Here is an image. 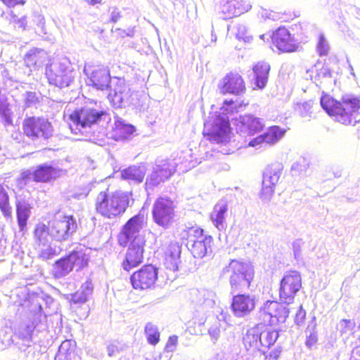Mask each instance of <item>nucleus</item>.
Instances as JSON below:
<instances>
[{"mask_svg":"<svg viewBox=\"0 0 360 360\" xmlns=\"http://www.w3.org/2000/svg\"><path fill=\"white\" fill-rule=\"evenodd\" d=\"M143 225V215L136 214L123 225L117 235L119 245L123 248L128 246L122 262V267L127 271L138 266L143 261L146 241L139 234Z\"/></svg>","mask_w":360,"mask_h":360,"instance_id":"1","label":"nucleus"},{"mask_svg":"<svg viewBox=\"0 0 360 360\" xmlns=\"http://www.w3.org/2000/svg\"><path fill=\"white\" fill-rule=\"evenodd\" d=\"M94 206L96 214L101 217L110 220L117 219L129 207V194L105 188L96 195Z\"/></svg>","mask_w":360,"mask_h":360,"instance_id":"2","label":"nucleus"},{"mask_svg":"<svg viewBox=\"0 0 360 360\" xmlns=\"http://www.w3.org/2000/svg\"><path fill=\"white\" fill-rule=\"evenodd\" d=\"M320 103L323 109L345 125H354L360 122V99L349 98L338 101L327 94H323Z\"/></svg>","mask_w":360,"mask_h":360,"instance_id":"3","label":"nucleus"},{"mask_svg":"<svg viewBox=\"0 0 360 360\" xmlns=\"http://www.w3.org/2000/svg\"><path fill=\"white\" fill-rule=\"evenodd\" d=\"M53 131L51 123L42 117L27 116L22 122V136L33 143L48 140Z\"/></svg>","mask_w":360,"mask_h":360,"instance_id":"4","label":"nucleus"},{"mask_svg":"<svg viewBox=\"0 0 360 360\" xmlns=\"http://www.w3.org/2000/svg\"><path fill=\"white\" fill-rule=\"evenodd\" d=\"M225 271L230 274L229 285L233 292L248 290L254 279V273L248 265L236 259H232Z\"/></svg>","mask_w":360,"mask_h":360,"instance_id":"5","label":"nucleus"},{"mask_svg":"<svg viewBox=\"0 0 360 360\" xmlns=\"http://www.w3.org/2000/svg\"><path fill=\"white\" fill-rule=\"evenodd\" d=\"M153 219L159 226L167 229L172 226L175 218V204L169 197H158L153 207Z\"/></svg>","mask_w":360,"mask_h":360,"instance_id":"6","label":"nucleus"},{"mask_svg":"<svg viewBox=\"0 0 360 360\" xmlns=\"http://www.w3.org/2000/svg\"><path fill=\"white\" fill-rule=\"evenodd\" d=\"M289 304L282 301L267 300L260 308L259 313L270 326H278L289 316Z\"/></svg>","mask_w":360,"mask_h":360,"instance_id":"7","label":"nucleus"},{"mask_svg":"<svg viewBox=\"0 0 360 360\" xmlns=\"http://www.w3.org/2000/svg\"><path fill=\"white\" fill-rule=\"evenodd\" d=\"M52 229V240L63 242L70 239L77 231V222L72 214H63L49 221Z\"/></svg>","mask_w":360,"mask_h":360,"instance_id":"8","label":"nucleus"},{"mask_svg":"<svg viewBox=\"0 0 360 360\" xmlns=\"http://www.w3.org/2000/svg\"><path fill=\"white\" fill-rule=\"evenodd\" d=\"M270 38L271 49L278 54L291 53L299 49L297 40L285 27H280L273 31Z\"/></svg>","mask_w":360,"mask_h":360,"instance_id":"9","label":"nucleus"},{"mask_svg":"<svg viewBox=\"0 0 360 360\" xmlns=\"http://www.w3.org/2000/svg\"><path fill=\"white\" fill-rule=\"evenodd\" d=\"M302 288V277L295 270L287 271L280 281L278 297L279 300L290 304L296 294Z\"/></svg>","mask_w":360,"mask_h":360,"instance_id":"10","label":"nucleus"},{"mask_svg":"<svg viewBox=\"0 0 360 360\" xmlns=\"http://www.w3.org/2000/svg\"><path fill=\"white\" fill-rule=\"evenodd\" d=\"M72 72L69 63H57L46 67V76L50 84L65 88L69 86L73 81Z\"/></svg>","mask_w":360,"mask_h":360,"instance_id":"11","label":"nucleus"},{"mask_svg":"<svg viewBox=\"0 0 360 360\" xmlns=\"http://www.w3.org/2000/svg\"><path fill=\"white\" fill-rule=\"evenodd\" d=\"M158 269L154 265L147 264L130 276L132 288L136 290H146L155 286L158 281Z\"/></svg>","mask_w":360,"mask_h":360,"instance_id":"12","label":"nucleus"},{"mask_svg":"<svg viewBox=\"0 0 360 360\" xmlns=\"http://www.w3.org/2000/svg\"><path fill=\"white\" fill-rule=\"evenodd\" d=\"M218 89L221 94H231L235 96L245 93L246 85L242 75L236 70L226 74L218 84Z\"/></svg>","mask_w":360,"mask_h":360,"instance_id":"13","label":"nucleus"},{"mask_svg":"<svg viewBox=\"0 0 360 360\" xmlns=\"http://www.w3.org/2000/svg\"><path fill=\"white\" fill-rule=\"evenodd\" d=\"M106 115L105 111H98L95 108L84 107L74 110L69 117L77 127L84 129L97 124L102 117Z\"/></svg>","mask_w":360,"mask_h":360,"instance_id":"14","label":"nucleus"},{"mask_svg":"<svg viewBox=\"0 0 360 360\" xmlns=\"http://www.w3.org/2000/svg\"><path fill=\"white\" fill-rule=\"evenodd\" d=\"M256 299L250 294L238 293L233 296L231 303V309L236 317L246 316L255 311L256 308Z\"/></svg>","mask_w":360,"mask_h":360,"instance_id":"15","label":"nucleus"},{"mask_svg":"<svg viewBox=\"0 0 360 360\" xmlns=\"http://www.w3.org/2000/svg\"><path fill=\"white\" fill-rule=\"evenodd\" d=\"M176 170V165L173 161H162L146 179V185L150 188L158 186L168 180Z\"/></svg>","mask_w":360,"mask_h":360,"instance_id":"16","label":"nucleus"},{"mask_svg":"<svg viewBox=\"0 0 360 360\" xmlns=\"http://www.w3.org/2000/svg\"><path fill=\"white\" fill-rule=\"evenodd\" d=\"M281 174V169L278 167L269 166L264 174L262 185L261 189V197L263 198H269L274 193L276 185L277 184Z\"/></svg>","mask_w":360,"mask_h":360,"instance_id":"17","label":"nucleus"},{"mask_svg":"<svg viewBox=\"0 0 360 360\" xmlns=\"http://www.w3.org/2000/svg\"><path fill=\"white\" fill-rule=\"evenodd\" d=\"M111 76L108 69L96 68L87 74V85L98 91H106L110 87Z\"/></svg>","mask_w":360,"mask_h":360,"instance_id":"18","label":"nucleus"},{"mask_svg":"<svg viewBox=\"0 0 360 360\" xmlns=\"http://www.w3.org/2000/svg\"><path fill=\"white\" fill-rule=\"evenodd\" d=\"M60 170L51 165L41 164L32 170V181L35 183L49 184L60 176Z\"/></svg>","mask_w":360,"mask_h":360,"instance_id":"19","label":"nucleus"},{"mask_svg":"<svg viewBox=\"0 0 360 360\" xmlns=\"http://www.w3.org/2000/svg\"><path fill=\"white\" fill-rule=\"evenodd\" d=\"M220 8L224 19L228 20L248 12L250 6L241 0H229L224 2Z\"/></svg>","mask_w":360,"mask_h":360,"instance_id":"20","label":"nucleus"},{"mask_svg":"<svg viewBox=\"0 0 360 360\" xmlns=\"http://www.w3.org/2000/svg\"><path fill=\"white\" fill-rule=\"evenodd\" d=\"M181 246L178 243H170L165 251V260L167 269L177 271L181 262Z\"/></svg>","mask_w":360,"mask_h":360,"instance_id":"21","label":"nucleus"},{"mask_svg":"<svg viewBox=\"0 0 360 360\" xmlns=\"http://www.w3.org/2000/svg\"><path fill=\"white\" fill-rule=\"evenodd\" d=\"M285 133V130L281 129L278 126L270 127L265 133L251 141L250 142V145L255 146V145L262 143L274 144L280 140Z\"/></svg>","mask_w":360,"mask_h":360,"instance_id":"22","label":"nucleus"},{"mask_svg":"<svg viewBox=\"0 0 360 360\" xmlns=\"http://www.w3.org/2000/svg\"><path fill=\"white\" fill-rule=\"evenodd\" d=\"M64 257L72 271H79L88 266V257L82 250H72Z\"/></svg>","mask_w":360,"mask_h":360,"instance_id":"23","label":"nucleus"},{"mask_svg":"<svg viewBox=\"0 0 360 360\" xmlns=\"http://www.w3.org/2000/svg\"><path fill=\"white\" fill-rule=\"evenodd\" d=\"M46 58L47 54L43 49L32 48L25 55L23 60L28 68L37 69L44 64Z\"/></svg>","mask_w":360,"mask_h":360,"instance_id":"24","label":"nucleus"},{"mask_svg":"<svg viewBox=\"0 0 360 360\" xmlns=\"http://www.w3.org/2000/svg\"><path fill=\"white\" fill-rule=\"evenodd\" d=\"M261 351L266 352L276 342L279 336V330L272 328L271 326H264L259 327Z\"/></svg>","mask_w":360,"mask_h":360,"instance_id":"25","label":"nucleus"},{"mask_svg":"<svg viewBox=\"0 0 360 360\" xmlns=\"http://www.w3.org/2000/svg\"><path fill=\"white\" fill-rule=\"evenodd\" d=\"M230 132V124L228 120L217 118L212 124V129L207 133L210 140L221 141Z\"/></svg>","mask_w":360,"mask_h":360,"instance_id":"26","label":"nucleus"},{"mask_svg":"<svg viewBox=\"0 0 360 360\" xmlns=\"http://www.w3.org/2000/svg\"><path fill=\"white\" fill-rule=\"evenodd\" d=\"M240 131L248 136H252L264 128L260 119L251 115H247L240 119Z\"/></svg>","mask_w":360,"mask_h":360,"instance_id":"27","label":"nucleus"},{"mask_svg":"<svg viewBox=\"0 0 360 360\" xmlns=\"http://www.w3.org/2000/svg\"><path fill=\"white\" fill-rule=\"evenodd\" d=\"M33 238L37 244L46 245L49 242V239L52 240V229H51L50 223L46 225L43 223L37 224L33 230Z\"/></svg>","mask_w":360,"mask_h":360,"instance_id":"28","label":"nucleus"},{"mask_svg":"<svg viewBox=\"0 0 360 360\" xmlns=\"http://www.w3.org/2000/svg\"><path fill=\"white\" fill-rule=\"evenodd\" d=\"M205 238V231L199 226H193L184 229L181 239L186 245L195 244L196 241Z\"/></svg>","mask_w":360,"mask_h":360,"instance_id":"29","label":"nucleus"},{"mask_svg":"<svg viewBox=\"0 0 360 360\" xmlns=\"http://www.w3.org/2000/svg\"><path fill=\"white\" fill-rule=\"evenodd\" d=\"M243 341L247 349L261 351L259 326H257L248 329Z\"/></svg>","mask_w":360,"mask_h":360,"instance_id":"30","label":"nucleus"},{"mask_svg":"<svg viewBox=\"0 0 360 360\" xmlns=\"http://www.w3.org/2000/svg\"><path fill=\"white\" fill-rule=\"evenodd\" d=\"M269 65L264 62H258L253 68L255 75V84L259 89H263L267 82Z\"/></svg>","mask_w":360,"mask_h":360,"instance_id":"31","label":"nucleus"},{"mask_svg":"<svg viewBox=\"0 0 360 360\" xmlns=\"http://www.w3.org/2000/svg\"><path fill=\"white\" fill-rule=\"evenodd\" d=\"M227 211L228 205L226 203H217L214 207L211 219L219 230L224 228L225 215Z\"/></svg>","mask_w":360,"mask_h":360,"instance_id":"32","label":"nucleus"},{"mask_svg":"<svg viewBox=\"0 0 360 360\" xmlns=\"http://www.w3.org/2000/svg\"><path fill=\"white\" fill-rule=\"evenodd\" d=\"M145 175V168L139 166H130L121 172V176L123 179L136 182L143 181Z\"/></svg>","mask_w":360,"mask_h":360,"instance_id":"33","label":"nucleus"},{"mask_svg":"<svg viewBox=\"0 0 360 360\" xmlns=\"http://www.w3.org/2000/svg\"><path fill=\"white\" fill-rule=\"evenodd\" d=\"M0 210L4 217H12V207L10 204L9 195L7 192V186L0 181Z\"/></svg>","mask_w":360,"mask_h":360,"instance_id":"34","label":"nucleus"},{"mask_svg":"<svg viewBox=\"0 0 360 360\" xmlns=\"http://www.w3.org/2000/svg\"><path fill=\"white\" fill-rule=\"evenodd\" d=\"M30 215V207L28 205H18L16 208V217L20 231L22 234L27 232V221Z\"/></svg>","mask_w":360,"mask_h":360,"instance_id":"35","label":"nucleus"},{"mask_svg":"<svg viewBox=\"0 0 360 360\" xmlns=\"http://www.w3.org/2000/svg\"><path fill=\"white\" fill-rule=\"evenodd\" d=\"M71 271L64 256L56 260L52 265L51 275L54 278L65 277Z\"/></svg>","mask_w":360,"mask_h":360,"instance_id":"36","label":"nucleus"},{"mask_svg":"<svg viewBox=\"0 0 360 360\" xmlns=\"http://www.w3.org/2000/svg\"><path fill=\"white\" fill-rule=\"evenodd\" d=\"M248 105V101L226 99L222 103L221 110L226 114H232L234 112H238L239 110L245 108Z\"/></svg>","mask_w":360,"mask_h":360,"instance_id":"37","label":"nucleus"},{"mask_svg":"<svg viewBox=\"0 0 360 360\" xmlns=\"http://www.w3.org/2000/svg\"><path fill=\"white\" fill-rule=\"evenodd\" d=\"M0 118L5 124H13V112L8 98L5 96H0Z\"/></svg>","mask_w":360,"mask_h":360,"instance_id":"38","label":"nucleus"},{"mask_svg":"<svg viewBox=\"0 0 360 360\" xmlns=\"http://www.w3.org/2000/svg\"><path fill=\"white\" fill-rule=\"evenodd\" d=\"M212 239V236H205V238L196 241L195 244H190L189 245H186L188 250L191 251L194 257L196 258H202L207 253V247L205 245L206 240H210Z\"/></svg>","mask_w":360,"mask_h":360,"instance_id":"39","label":"nucleus"},{"mask_svg":"<svg viewBox=\"0 0 360 360\" xmlns=\"http://www.w3.org/2000/svg\"><path fill=\"white\" fill-rule=\"evenodd\" d=\"M147 341L152 345H156L160 340V333L158 328L152 323H148L144 328Z\"/></svg>","mask_w":360,"mask_h":360,"instance_id":"40","label":"nucleus"},{"mask_svg":"<svg viewBox=\"0 0 360 360\" xmlns=\"http://www.w3.org/2000/svg\"><path fill=\"white\" fill-rule=\"evenodd\" d=\"M75 345H72L70 340L63 342L59 347L58 356L59 358L69 356V360H71V355L75 354Z\"/></svg>","mask_w":360,"mask_h":360,"instance_id":"41","label":"nucleus"},{"mask_svg":"<svg viewBox=\"0 0 360 360\" xmlns=\"http://www.w3.org/2000/svg\"><path fill=\"white\" fill-rule=\"evenodd\" d=\"M126 91V86L121 85L118 89H115L114 93L110 92L108 98L114 105H120L123 101L122 94Z\"/></svg>","mask_w":360,"mask_h":360,"instance_id":"42","label":"nucleus"},{"mask_svg":"<svg viewBox=\"0 0 360 360\" xmlns=\"http://www.w3.org/2000/svg\"><path fill=\"white\" fill-rule=\"evenodd\" d=\"M116 131L118 133L120 138L126 139L134 131V127L131 125L120 124L116 126Z\"/></svg>","mask_w":360,"mask_h":360,"instance_id":"43","label":"nucleus"},{"mask_svg":"<svg viewBox=\"0 0 360 360\" xmlns=\"http://www.w3.org/2000/svg\"><path fill=\"white\" fill-rule=\"evenodd\" d=\"M88 300V297L86 296L84 292H82L79 290L71 294L70 302L74 304L84 303Z\"/></svg>","mask_w":360,"mask_h":360,"instance_id":"44","label":"nucleus"},{"mask_svg":"<svg viewBox=\"0 0 360 360\" xmlns=\"http://www.w3.org/2000/svg\"><path fill=\"white\" fill-rule=\"evenodd\" d=\"M178 342V337L176 335L170 336L165 347L166 352H172L174 351Z\"/></svg>","mask_w":360,"mask_h":360,"instance_id":"45","label":"nucleus"},{"mask_svg":"<svg viewBox=\"0 0 360 360\" xmlns=\"http://www.w3.org/2000/svg\"><path fill=\"white\" fill-rule=\"evenodd\" d=\"M94 290V285L92 281L91 280H86L82 285L80 288V291L84 292V294L89 297V296L92 293Z\"/></svg>","mask_w":360,"mask_h":360,"instance_id":"46","label":"nucleus"},{"mask_svg":"<svg viewBox=\"0 0 360 360\" xmlns=\"http://www.w3.org/2000/svg\"><path fill=\"white\" fill-rule=\"evenodd\" d=\"M56 255V251L50 248L41 251L39 257L43 260H48L51 259Z\"/></svg>","mask_w":360,"mask_h":360,"instance_id":"47","label":"nucleus"},{"mask_svg":"<svg viewBox=\"0 0 360 360\" xmlns=\"http://www.w3.org/2000/svg\"><path fill=\"white\" fill-rule=\"evenodd\" d=\"M7 7H15L17 6H24L27 0H0Z\"/></svg>","mask_w":360,"mask_h":360,"instance_id":"48","label":"nucleus"},{"mask_svg":"<svg viewBox=\"0 0 360 360\" xmlns=\"http://www.w3.org/2000/svg\"><path fill=\"white\" fill-rule=\"evenodd\" d=\"M318 341V336H317V333L316 332H312L309 334V335H308L306 338V345L309 347V348H311L312 347H314L316 342Z\"/></svg>","mask_w":360,"mask_h":360,"instance_id":"49","label":"nucleus"},{"mask_svg":"<svg viewBox=\"0 0 360 360\" xmlns=\"http://www.w3.org/2000/svg\"><path fill=\"white\" fill-rule=\"evenodd\" d=\"M318 51L320 56H325L328 52V46L323 38H321L318 44Z\"/></svg>","mask_w":360,"mask_h":360,"instance_id":"50","label":"nucleus"},{"mask_svg":"<svg viewBox=\"0 0 360 360\" xmlns=\"http://www.w3.org/2000/svg\"><path fill=\"white\" fill-rule=\"evenodd\" d=\"M305 316H306V312L302 308V306L300 305L299 307V309L298 311H297L296 313V315H295V321L297 324H300L302 323L304 320L305 319Z\"/></svg>","mask_w":360,"mask_h":360,"instance_id":"51","label":"nucleus"},{"mask_svg":"<svg viewBox=\"0 0 360 360\" xmlns=\"http://www.w3.org/2000/svg\"><path fill=\"white\" fill-rule=\"evenodd\" d=\"M342 324L343 325V332H347L349 330H352L355 326V323L353 321L349 319L342 320Z\"/></svg>","mask_w":360,"mask_h":360,"instance_id":"52","label":"nucleus"},{"mask_svg":"<svg viewBox=\"0 0 360 360\" xmlns=\"http://www.w3.org/2000/svg\"><path fill=\"white\" fill-rule=\"evenodd\" d=\"M121 17L122 15L120 14V12L117 10H115L111 13L110 22L115 23L121 18Z\"/></svg>","mask_w":360,"mask_h":360,"instance_id":"53","label":"nucleus"},{"mask_svg":"<svg viewBox=\"0 0 360 360\" xmlns=\"http://www.w3.org/2000/svg\"><path fill=\"white\" fill-rule=\"evenodd\" d=\"M281 354V349H276L268 354L269 359L276 360Z\"/></svg>","mask_w":360,"mask_h":360,"instance_id":"54","label":"nucleus"},{"mask_svg":"<svg viewBox=\"0 0 360 360\" xmlns=\"http://www.w3.org/2000/svg\"><path fill=\"white\" fill-rule=\"evenodd\" d=\"M20 178L22 180L27 181L30 179L32 180V172H23L21 174Z\"/></svg>","mask_w":360,"mask_h":360,"instance_id":"55","label":"nucleus"},{"mask_svg":"<svg viewBox=\"0 0 360 360\" xmlns=\"http://www.w3.org/2000/svg\"><path fill=\"white\" fill-rule=\"evenodd\" d=\"M25 18H23L20 19V20H16L15 19V15H13V20H11V22L20 23L19 27H22V29H25V25L22 22V21H25Z\"/></svg>","mask_w":360,"mask_h":360,"instance_id":"56","label":"nucleus"},{"mask_svg":"<svg viewBox=\"0 0 360 360\" xmlns=\"http://www.w3.org/2000/svg\"><path fill=\"white\" fill-rule=\"evenodd\" d=\"M307 107L310 108L309 105V104H307V103H303V104L299 105H298V109H299V110L301 112V110H302V108H303V109H305V108H307Z\"/></svg>","mask_w":360,"mask_h":360,"instance_id":"57","label":"nucleus"},{"mask_svg":"<svg viewBox=\"0 0 360 360\" xmlns=\"http://www.w3.org/2000/svg\"><path fill=\"white\" fill-rule=\"evenodd\" d=\"M88 3L90 5H95V4H101V0H88Z\"/></svg>","mask_w":360,"mask_h":360,"instance_id":"58","label":"nucleus"},{"mask_svg":"<svg viewBox=\"0 0 360 360\" xmlns=\"http://www.w3.org/2000/svg\"><path fill=\"white\" fill-rule=\"evenodd\" d=\"M205 321H206V319H205V317H202V318H201V319L199 320L198 323H199L200 325H203V324L205 323Z\"/></svg>","mask_w":360,"mask_h":360,"instance_id":"59","label":"nucleus"}]
</instances>
